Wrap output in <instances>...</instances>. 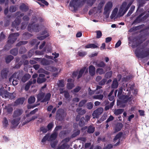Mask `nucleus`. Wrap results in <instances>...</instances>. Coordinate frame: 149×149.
Returning a JSON list of instances; mask_svg holds the SVG:
<instances>
[{
    "label": "nucleus",
    "instance_id": "obj_37",
    "mask_svg": "<svg viewBox=\"0 0 149 149\" xmlns=\"http://www.w3.org/2000/svg\"><path fill=\"white\" fill-rule=\"evenodd\" d=\"M51 94L50 93H47L45 96V98L42 101V102H43L49 100Z\"/></svg>",
    "mask_w": 149,
    "mask_h": 149
},
{
    "label": "nucleus",
    "instance_id": "obj_32",
    "mask_svg": "<svg viewBox=\"0 0 149 149\" xmlns=\"http://www.w3.org/2000/svg\"><path fill=\"white\" fill-rule=\"evenodd\" d=\"M97 47V46L96 45L93 44H90L86 45L85 47L86 48H95Z\"/></svg>",
    "mask_w": 149,
    "mask_h": 149
},
{
    "label": "nucleus",
    "instance_id": "obj_62",
    "mask_svg": "<svg viewBox=\"0 0 149 149\" xmlns=\"http://www.w3.org/2000/svg\"><path fill=\"white\" fill-rule=\"evenodd\" d=\"M80 133V131L79 130H77L76 132H74L72 135V137H75L77 135H79Z\"/></svg>",
    "mask_w": 149,
    "mask_h": 149
},
{
    "label": "nucleus",
    "instance_id": "obj_24",
    "mask_svg": "<svg viewBox=\"0 0 149 149\" xmlns=\"http://www.w3.org/2000/svg\"><path fill=\"white\" fill-rule=\"evenodd\" d=\"M41 64L43 65H47L51 64L52 63V62L51 61H49L48 60H47L45 59H43L41 61Z\"/></svg>",
    "mask_w": 149,
    "mask_h": 149
},
{
    "label": "nucleus",
    "instance_id": "obj_44",
    "mask_svg": "<svg viewBox=\"0 0 149 149\" xmlns=\"http://www.w3.org/2000/svg\"><path fill=\"white\" fill-rule=\"evenodd\" d=\"M96 72L100 74H102L104 73L103 69L102 68H98L96 70Z\"/></svg>",
    "mask_w": 149,
    "mask_h": 149
},
{
    "label": "nucleus",
    "instance_id": "obj_42",
    "mask_svg": "<svg viewBox=\"0 0 149 149\" xmlns=\"http://www.w3.org/2000/svg\"><path fill=\"white\" fill-rule=\"evenodd\" d=\"M35 101V98L34 96H31L28 100V102L29 104L34 103Z\"/></svg>",
    "mask_w": 149,
    "mask_h": 149
},
{
    "label": "nucleus",
    "instance_id": "obj_3",
    "mask_svg": "<svg viewBox=\"0 0 149 149\" xmlns=\"http://www.w3.org/2000/svg\"><path fill=\"white\" fill-rule=\"evenodd\" d=\"M96 0H82L80 1V0H71L69 6L71 7H73L74 9H76L78 7L81 6L85 2L90 6H92Z\"/></svg>",
    "mask_w": 149,
    "mask_h": 149
},
{
    "label": "nucleus",
    "instance_id": "obj_46",
    "mask_svg": "<svg viewBox=\"0 0 149 149\" xmlns=\"http://www.w3.org/2000/svg\"><path fill=\"white\" fill-rule=\"evenodd\" d=\"M18 52V50L17 49H14L11 50L10 52L11 54L14 55H16Z\"/></svg>",
    "mask_w": 149,
    "mask_h": 149
},
{
    "label": "nucleus",
    "instance_id": "obj_40",
    "mask_svg": "<svg viewBox=\"0 0 149 149\" xmlns=\"http://www.w3.org/2000/svg\"><path fill=\"white\" fill-rule=\"evenodd\" d=\"M20 9L23 11H26L28 9L27 7L25 5L23 4L20 6Z\"/></svg>",
    "mask_w": 149,
    "mask_h": 149
},
{
    "label": "nucleus",
    "instance_id": "obj_63",
    "mask_svg": "<svg viewBox=\"0 0 149 149\" xmlns=\"http://www.w3.org/2000/svg\"><path fill=\"white\" fill-rule=\"evenodd\" d=\"M64 97L66 99H68L70 97V95L69 93L67 91H64Z\"/></svg>",
    "mask_w": 149,
    "mask_h": 149
},
{
    "label": "nucleus",
    "instance_id": "obj_19",
    "mask_svg": "<svg viewBox=\"0 0 149 149\" xmlns=\"http://www.w3.org/2000/svg\"><path fill=\"white\" fill-rule=\"evenodd\" d=\"M37 117L38 116L37 115L33 116L31 118H29L28 117H26V118H27L26 119V121H25L23 122V125H24L27 124V123H29L30 121L32 120H34L35 119L37 118Z\"/></svg>",
    "mask_w": 149,
    "mask_h": 149
},
{
    "label": "nucleus",
    "instance_id": "obj_14",
    "mask_svg": "<svg viewBox=\"0 0 149 149\" xmlns=\"http://www.w3.org/2000/svg\"><path fill=\"white\" fill-rule=\"evenodd\" d=\"M19 36V34L18 33H13L10 34L9 37V39L8 40V42L10 43L13 42L14 41L17 39L16 37L18 36Z\"/></svg>",
    "mask_w": 149,
    "mask_h": 149
},
{
    "label": "nucleus",
    "instance_id": "obj_55",
    "mask_svg": "<svg viewBox=\"0 0 149 149\" xmlns=\"http://www.w3.org/2000/svg\"><path fill=\"white\" fill-rule=\"evenodd\" d=\"M32 84V83L31 81H29V82L25 86V89L26 91H27L29 90L30 86Z\"/></svg>",
    "mask_w": 149,
    "mask_h": 149
},
{
    "label": "nucleus",
    "instance_id": "obj_30",
    "mask_svg": "<svg viewBox=\"0 0 149 149\" xmlns=\"http://www.w3.org/2000/svg\"><path fill=\"white\" fill-rule=\"evenodd\" d=\"M8 70L6 69L3 70L1 72V75L3 78H6L7 76Z\"/></svg>",
    "mask_w": 149,
    "mask_h": 149
},
{
    "label": "nucleus",
    "instance_id": "obj_13",
    "mask_svg": "<svg viewBox=\"0 0 149 149\" xmlns=\"http://www.w3.org/2000/svg\"><path fill=\"white\" fill-rule=\"evenodd\" d=\"M102 88V87L100 86H97L96 89L95 91H93L91 90L90 88L89 89V94L90 95H91L93 94L95 92L97 94H99L102 93L103 91L102 90L100 89Z\"/></svg>",
    "mask_w": 149,
    "mask_h": 149
},
{
    "label": "nucleus",
    "instance_id": "obj_10",
    "mask_svg": "<svg viewBox=\"0 0 149 149\" xmlns=\"http://www.w3.org/2000/svg\"><path fill=\"white\" fill-rule=\"evenodd\" d=\"M17 15H18V16L15 21L13 22L12 26L13 27H15L16 28H17V30H18L19 29H18V27L17 26L20 23V19H19V15L22 17L23 15L22 14H20L19 13H17Z\"/></svg>",
    "mask_w": 149,
    "mask_h": 149
},
{
    "label": "nucleus",
    "instance_id": "obj_6",
    "mask_svg": "<svg viewBox=\"0 0 149 149\" xmlns=\"http://www.w3.org/2000/svg\"><path fill=\"white\" fill-rule=\"evenodd\" d=\"M0 95L3 97H8L10 99H13L15 97L14 93H10L5 90L3 88L0 89Z\"/></svg>",
    "mask_w": 149,
    "mask_h": 149
},
{
    "label": "nucleus",
    "instance_id": "obj_54",
    "mask_svg": "<svg viewBox=\"0 0 149 149\" xmlns=\"http://www.w3.org/2000/svg\"><path fill=\"white\" fill-rule=\"evenodd\" d=\"M81 88L79 86H77L73 90L71 91V92L73 93H77L79 92Z\"/></svg>",
    "mask_w": 149,
    "mask_h": 149
},
{
    "label": "nucleus",
    "instance_id": "obj_17",
    "mask_svg": "<svg viewBox=\"0 0 149 149\" xmlns=\"http://www.w3.org/2000/svg\"><path fill=\"white\" fill-rule=\"evenodd\" d=\"M48 70L52 71L57 72H56V73L53 74V76L54 77H56V76L58 74V72H60L61 71L60 69L59 70V69L58 68H56L55 67L51 66H50Z\"/></svg>",
    "mask_w": 149,
    "mask_h": 149
},
{
    "label": "nucleus",
    "instance_id": "obj_1",
    "mask_svg": "<svg viewBox=\"0 0 149 149\" xmlns=\"http://www.w3.org/2000/svg\"><path fill=\"white\" fill-rule=\"evenodd\" d=\"M126 84V88L125 89H124V90L126 89L127 91L128 92L127 93L128 95L121 96L123 88H120L118 91V96L120 99L122 100V102L123 103H128L129 104H131L132 103V98L131 96H129V95L130 94L131 91L132 90L134 86L133 84Z\"/></svg>",
    "mask_w": 149,
    "mask_h": 149
},
{
    "label": "nucleus",
    "instance_id": "obj_29",
    "mask_svg": "<svg viewBox=\"0 0 149 149\" xmlns=\"http://www.w3.org/2000/svg\"><path fill=\"white\" fill-rule=\"evenodd\" d=\"M123 127V125L122 123H118L116 125L115 128V131L116 132L119 131Z\"/></svg>",
    "mask_w": 149,
    "mask_h": 149
},
{
    "label": "nucleus",
    "instance_id": "obj_18",
    "mask_svg": "<svg viewBox=\"0 0 149 149\" xmlns=\"http://www.w3.org/2000/svg\"><path fill=\"white\" fill-rule=\"evenodd\" d=\"M2 123V127L5 128H6L9 125L8 120L5 117L3 119Z\"/></svg>",
    "mask_w": 149,
    "mask_h": 149
},
{
    "label": "nucleus",
    "instance_id": "obj_21",
    "mask_svg": "<svg viewBox=\"0 0 149 149\" xmlns=\"http://www.w3.org/2000/svg\"><path fill=\"white\" fill-rule=\"evenodd\" d=\"M4 110L7 111L8 113H10L13 111V108L11 107V105L8 104V106H6L4 109Z\"/></svg>",
    "mask_w": 149,
    "mask_h": 149
},
{
    "label": "nucleus",
    "instance_id": "obj_23",
    "mask_svg": "<svg viewBox=\"0 0 149 149\" xmlns=\"http://www.w3.org/2000/svg\"><path fill=\"white\" fill-rule=\"evenodd\" d=\"M22 112L23 111L22 110L20 109H17L14 112L13 116L15 117H18L20 115Z\"/></svg>",
    "mask_w": 149,
    "mask_h": 149
},
{
    "label": "nucleus",
    "instance_id": "obj_28",
    "mask_svg": "<svg viewBox=\"0 0 149 149\" xmlns=\"http://www.w3.org/2000/svg\"><path fill=\"white\" fill-rule=\"evenodd\" d=\"M86 69V67H84L80 70L77 77V79H79L81 77L83 74Z\"/></svg>",
    "mask_w": 149,
    "mask_h": 149
},
{
    "label": "nucleus",
    "instance_id": "obj_38",
    "mask_svg": "<svg viewBox=\"0 0 149 149\" xmlns=\"http://www.w3.org/2000/svg\"><path fill=\"white\" fill-rule=\"evenodd\" d=\"M144 14H142L139 15V16L133 22V23H138L140 22L141 21V17Z\"/></svg>",
    "mask_w": 149,
    "mask_h": 149
},
{
    "label": "nucleus",
    "instance_id": "obj_12",
    "mask_svg": "<svg viewBox=\"0 0 149 149\" xmlns=\"http://www.w3.org/2000/svg\"><path fill=\"white\" fill-rule=\"evenodd\" d=\"M122 135V133L119 132L116 136L113 139V141L114 142H117L115 144V146H117L119 145L120 138Z\"/></svg>",
    "mask_w": 149,
    "mask_h": 149
},
{
    "label": "nucleus",
    "instance_id": "obj_8",
    "mask_svg": "<svg viewBox=\"0 0 149 149\" xmlns=\"http://www.w3.org/2000/svg\"><path fill=\"white\" fill-rule=\"evenodd\" d=\"M141 50L137 49L135 51V53L137 56L139 58H143L147 56L149 54V50L144 52L142 51L141 52Z\"/></svg>",
    "mask_w": 149,
    "mask_h": 149
},
{
    "label": "nucleus",
    "instance_id": "obj_43",
    "mask_svg": "<svg viewBox=\"0 0 149 149\" xmlns=\"http://www.w3.org/2000/svg\"><path fill=\"white\" fill-rule=\"evenodd\" d=\"M95 131V127L92 126H89L88 130V132L90 133H93Z\"/></svg>",
    "mask_w": 149,
    "mask_h": 149
},
{
    "label": "nucleus",
    "instance_id": "obj_22",
    "mask_svg": "<svg viewBox=\"0 0 149 149\" xmlns=\"http://www.w3.org/2000/svg\"><path fill=\"white\" fill-rule=\"evenodd\" d=\"M58 133L57 132H54L52 134L50 137H49V139H48L49 141H52L55 140L56 137Z\"/></svg>",
    "mask_w": 149,
    "mask_h": 149
},
{
    "label": "nucleus",
    "instance_id": "obj_41",
    "mask_svg": "<svg viewBox=\"0 0 149 149\" xmlns=\"http://www.w3.org/2000/svg\"><path fill=\"white\" fill-rule=\"evenodd\" d=\"M77 54L79 56L83 57L86 56L87 54V53L85 52L79 51L77 53Z\"/></svg>",
    "mask_w": 149,
    "mask_h": 149
},
{
    "label": "nucleus",
    "instance_id": "obj_52",
    "mask_svg": "<svg viewBox=\"0 0 149 149\" xmlns=\"http://www.w3.org/2000/svg\"><path fill=\"white\" fill-rule=\"evenodd\" d=\"M135 8V7L134 6H132L131 7V8L128 13L127 15L128 16H130L133 12Z\"/></svg>",
    "mask_w": 149,
    "mask_h": 149
},
{
    "label": "nucleus",
    "instance_id": "obj_47",
    "mask_svg": "<svg viewBox=\"0 0 149 149\" xmlns=\"http://www.w3.org/2000/svg\"><path fill=\"white\" fill-rule=\"evenodd\" d=\"M46 79L45 78H38L37 80V82L39 84H40L45 81Z\"/></svg>",
    "mask_w": 149,
    "mask_h": 149
},
{
    "label": "nucleus",
    "instance_id": "obj_2",
    "mask_svg": "<svg viewBox=\"0 0 149 149\" xmlns=\"http://www.w3.org/2000/svg\"><path fill=\"white\" fill-rule=\"evenodd\" d=\"M133 2V0L131 1L127 6L126 3L125 2L123 3L118 13H117L118 10V8H115L113 10L111 15L110 17L111 19L115 18L118 17L123 16L127 10Z\"/></svg>",
    "mask_w": 149,
    "mask_h": 149
},
{
    "label": "nucleus",
    "instance_id": "obj_49",
    "mask_svg": "<svg viewBox=\"0 0 149 149\" xmlns=\"http://www.w3.org/2000/svg\"><path fill=\"white\" fill-rule=\"evenodd\" d=\"M13 58V56L10 55L8 56L6 58V62L7 63H8L10 62L12 60Z\"/></svg>",
    "mask_w": 149,
    "mask_h": 149
},
{
    "label": "nucleus",
    "instance_id": "obj_25",
    "mask_svg": "<svg viewBox=\"0 0 149 149\" xmlns=\"http://www.w3.org/2000/svg\"><path fill=\"white\" fill-rule=\"evenodd\" d=\"M42 34L44 35L38 37V39L40 40H42L49 36L48 34L47 33L46 31L43 32Z\"/></svg>",
    "mask_w": 149,
    "mask_h": 149
},
{
    "label": "nucleus",
    "instance_id": "obj_26",
    "mask_svg": "<svg viewBox=\"0 0 149 149\" xmlns=\"http://www.w3.org/2000/svg\"><path fill=\"white\" fill-rule=\"evenodd\" d=\"M139 5L138 9L137 10V13H138L139 11L140 8L145 3L144 0H138Z\"/></svg>",
    "mask_w": 149,
    "mask_h": 149
},
{
    "label": "nucleus",
    "instance_id": "obj_20",
    "mask_svg": "<svg viewBox=\"0 0 149 149\" xmlns=\"http://www.w3.org/2000/svg\"><path fill=\"white\" fill-rule=\"evenodd\" d=\"M20 118H17L14 119L11 122L12 124L13 125V126L14 127H16L19 124V121L20 120Z\"/></svg>",
    "mask_w": 149,
    "mask_h": 149
},
{
    "label": "nucleus",
    "instance_id": "obj_16",
    "mask_svg": "<svg viewBox=\"0 0 149 149\" xmlns=\"http://www.w3.org/2000/svg\"><path fill=\"white\" fill-rule=\"evenodd\" d=\"M68 82L67 84V88L69 89H71L74 87V85L73 83V81L71 79H69L68 80Z\"/></svg>",
    "mask_w": 149,
    "mask_h": 149
},
{
    "label": "nucleus",
    "instance_id": "obj_31",
    "mask_svg": "<svg viewBox=\"0 0 149 149\" xmlns=\"http://www.w3.org/2000/svg\"><path fill=\"white\" fill-rule=\"evenodd\" d=\"M93 64L96 65L98 67H104L105 66L104 63L103 62H101L99 63H97L96 62H94Z\"/></svg>",
    "mask_w": 149,
    "mask_h": 149
},
{
    "label": "nucleus",
    "instance_id": "obj_48",
    "mask_svg": "<svg viewBox=\"0 0 149 149\" xmlns=\"http://www.w3.org/2000/svg\"><path fill=\"white\" fill-rule=\"evenodd\" d=\"M70 140V138H67L65 139H64L63 140L62 142H61V143L62 144V145L61 146H63V145H64L65 144L66 146H68V149L69 148V146L68 145H67L66 143H65L66 142H67L69 141Z\"/></svg>",
    "mask_w": 149,
    "mask_h": 149
},
{
    "label": "nucleus",
    "instance_id": "obj_45",
    "mask_svg": "<svg viewBox=\"0 0 149 149\" xmlns=\"http://www.w3.org/2000/svg\"><path fill=\"white\" fill-rule=\"evenodd\" d=\"M85 120V118L84 117H82L79 123V125L82 126L84 125L85 124V122H84V120Z\"/></svg>",
    "mask_w": 149,
    "mask_h": 149
},
{
    "label": "nucleus",
    "instance_id": "obj_56",
    "mask_svg": "<svg viewBox=\"0 0 149 149\" xmlns=\"http://www.w3.org/2000/svg\"><path fill=\"white\" fill-rule=\"evenodd\" d=\"M96 32L97 34V38H100L102 36V33L100 31H96Z\"/></svg>",
    "mask_w": 149,
    "mask_h": 149
},
{
    "label": "nucleus",
    "instance_id": "obj_53",
    "mask_svg": "<svg viewBox=\"0 0 149 149\" xmlns=\"http://www.w3.org/2000/svg\"><path fill=\"white\" fill-rule=\"evenodd\" d=\"M52 54L54 55V57L50 56H47L46 57L49 58L54 59L57 58L59 56V54L58 53H56L55 54Z\"/></svg>",
    "mask_w": 149,
    "mask_h": 149
},
{
    "label": "nucleus",
    "instance_id": "obj_39",
    "mask_svg": "<svg viewBox=\"0 0 149 149\" xmlns=\"http://www.w3.org/2000/svg\"><path fill=\"white\" fill-rule=\"evenodd\" d=\"M24 98H21L18 99L15 102L16 103V104H22L24 102Z\"/></svg>",
    "mask_w": 149,
    "mask_h": 149
},
{
    "label": "nucleus",
    "instance_id": "obj_9",
    "mask_svg": "<svg viewBox=\"0 0 149 149\" xmlns=\"http://www.w3.org/2000/svg\"><path fill=\"white\" fill-rule=\"evenodd\" d=\"M18 75V74L17 73H15L9 79V81H12L13 84L14 86L17 85L18 84L17 79H19Z\"/></svg>",
    "mask_w": 149,
    "mask_h": 149
},
{
    "label": "nucleus",
    "instance_id": "obj_57",
    "mask_svg": "<svg viewBox=\"0 0 149 149\" xmlns=\"http://www.w3.org/2000/svg\"><path fill=\"white\" fill-rule=\"evenodd\" d=\"M112 74V72L111 71L108 72L105 74V77L107 78H109L111 77Z\"/></svg>",
    "mask_w": 149,
    "mask_h": 149
},
{
    "label": "nucleus",
    "instance_id": "obj_4",
    "mask_svg": "<svg viewBox=\"0 0 149 149\" xmlns=\"http://www.w3.org/2000/svg\"><path fill=\"white\" fill-rule=\"evenodd\" d=\"M43 19L41 18H39L37 19L36 17H34L32 20V23H29L28 26V30L31 32L39 31L40 29V26H39L38 24H35V23L37 22H42Z\"/></svg>",
    "mask_w": 149,
    "mask_h": 149
},
{
    "label": "nucleus",
    "instance_id": "obj_7",
    "mask_svg": "<svg viewBox=\"0 0 149 149\" xmlns=\"http://www.w3.org/2000/svg\"><path fill=\"white\" fill-rule=\"evenodd\" d=\"M105 3L104 1H101L99 3L97 8L95 7L93 9L91 10L89 13L90 15L92 13H101V10Z\"/></svg>",
    "mask_w": 149,
    "mask_h": 149
},
{
    "label": "nucleus",
    "instance_id": "obj_11",
    "mask_svg": "<svg viewBox=\"0 0 149 149\" xmlns=\"http://www.w3.org/2000/svg\"><path fill=\"white\" fill-rule=\"evenodd\" d=\"M103 111V109L102 108H100L95 110L93 112L92 115L93 116V119L97 118L99 115H100Z\"/></svg>",
    "mask_w": 149,
    "mask_h": 149
},
{
    "label": "nucleus",
    "instance_id": "obj_33",
    "mask_svg": "<svg viewBox=\"0 0 149 149\" xmlns=\"http://www.w3.org/2000/svg\"><path fill=\"white\" fill-rule=\"evenodd\" d=\"M123 109H116L114 111V113L116 115H118L121 114L123 111Z\"/></svg>",
    "mask_w": 149,
    "mask_h": 149
},
{
    "label": "nucleus",
    "instance_id": "obj_5",
    "mask_svg": "<svg viewBox=\"0 0 149 149\" xmlns=\"http://www.w3.org/2000/svg\"><path fill=\"white\" fill-rule=\"evenodd\" d=\"M112 7L113 3L112 1H109L105 4L104 8L103 14L106 18H107L108 17Z\"/></svg>",
    "mask_w": 149,
    "mask_h": 149
},
{
    "label": "nucleus",
    "instance_id": "obj_60",
    "mask_svg": "<svg viewBox=\"0 0 149 149\" xmlns=\"http://www.w3.org/2000/svg\"><path fill=\"white\" fill-rule=\"evenodd\" d=\"M68 146H66L65 144L63 145L59 146L57 149H68Z\"/></svg>",
    "mask_w": 149,
    "mask_h": 149
},
{
    "label": "nucleus",
    "instance_id": "obj_34",
    "mask_svg": "<svg viewBox=\"0 0 149 149\" xmlns=\"http://www.w3.org/2000/svg\"><path fill=\"white\" fill-rule=\"evenodd\" d=\"M77 112L80 115H83L86 113V111L84 109L82 110L80 108L77 109Z\"/></svg>",
    "mask_w": 149,
    "mask_h": 149
},
{
    "label": "nucleus",
    "instance_id": "obj_50",
    "mask_svg": "<svg viewBox=\"0 0 149 149\" xmlns=\"http://www.w3.org/2000/svg\"><path fill=\"white\" fill-rule=\"evenodd\" d=\"M93 98L95 99L102 100L103 97V95H96L93 97Z\"/></svg>",
    "mask_w": 149,
    "mask_h": 149
},
{
    "label": "nucleus",
    "instance_id": "obj_15",
    "mask_svg": "<svg viewBox=\"0 0 149 149\" xmlns=\"http://www.w3.org/2000/svg\"><path fill=\"white\" fill-rule=\"evenodd\" d=\"M89 72L90 75L92 76L95 75V68L92 65H90L89 67Z\"/></svg>",
    "mask_w": 149,
    "mask_h": 149
},
{
    "label": "nucleus",
    "instance_id": "obj_59",
    "mask_svg": "<svg viewBox=\"0 0 149 149\" xmlns=\"http://www.w3.org/2000/svg\"><path fill=\"white\" fill-rule=\"evenodd\" d=\"M38 111V109H36L34 110H33V111H32L29 114H28L27 115H26V117H29L30 116L31 114H33L35 113L36 111Z\"/></svg>",
    "mask_w": 149,
    "mask_h": 149
},
{
    "label": "nucleus",
    "instance_id": "obj_36",
    "mask_svg": "<svg viewBox=\"0 0 149 149\" xmlns=\"http://www.w3.org/2000/svg\"><path fill=\"white\" fill-rule=\"evenodd\" d=\"M118 85L117 80L116 79H115L113 81V83L112 85V88H116L118 87Z\"/></svg>",
    "mask_w": 149,
    "mask_h": 149
},
{
    "label": "nucleus",
    "instance_id": "obj_61",
    "mask_svg": "<svg viewBox=\"0 0 149 149\" xmlns=\"http://www.w3.org/2000/svg\"><path fill=\"white\" fill-rule=\"evenodd\" d=\"M87 108L88 109H91L93 107V104L91 102H89L87 104Z\"/></svg>",
    "mask_w": 149,
    "mask_h": 149
},
{
    "label": "nucleus",
    "instance_id": "obj_64",
    "mask_svg": "<svg viewBox=\"0 0 149 149\" xmlns=\"http://www.w3.org/2000/svg\"><path fill=\"white\" fill-rule=\"evenodd\" d=\"M49 139V136L48 135H46L43 138L42 140V143L44 142H45L47 140L48 141V139Z\"/></svg>",
    "mask_w": 149,
    "mask_h": 149
},
{
    "label": "nucleus",
    "instance_id": "obj_58",
    "mask_svg": "<svg viewBox=\"0 0 149 149\" xmlns=\"http://www.w3.org/2000/svg\"><path fill=\"white\" fill-rule=\"evenodd\" d=\"M16 7L15 6H11L10 7L9 11L11 12H14L16 10Z\"/></svg>",
    "mask_w": 149,
    "mask_h": 149
},
{
    "label": "nucleus",
    "instance_id": "obj_27",
    "mask_svg": "<svg viewBox=\"0 0 149 149\" xmlns=\"http://www.w3.org/2000/svg\"><path fill=\"white\" fill-rule=\"evenodd\" d=\"M31 77V75L29 74L25 75L22 79V81L24 82Z\"/></svg>",
    "mask_w": 149,
    "mask_h": 149
},
{
    "label": "nucleus",
    "instance_id": "obj_35",
    "mask_svg": "<svg viewBox=\"0 0 149 149\" xmlns=\"http://www.w3.org/2000/svg\"><path fill=\"white\" fill-rule=\"evenodd\" d=\"M57 84L59 87H63L65 86V82L63 80H59L58 81Z\"/></svg>",
    "mask_w": 149,
    "mask_h": 149
},
{
    "label": "nucleus",
    "instance_id": "obj_51",
    "mask_svg": "<svg viewBox=\"0 0 149 149\" xmlns=\"http://www.w3.org/2000/svg\"><path fill=\"white\" fill-rule=\"evenodd\" d=\"M44 96V95L43 93H40L38 94V101H41L42 100V99L43 98V97Z\"/></svg>",
    "mask_w": 149,
    "mask_h": 149
}]
</instances>
